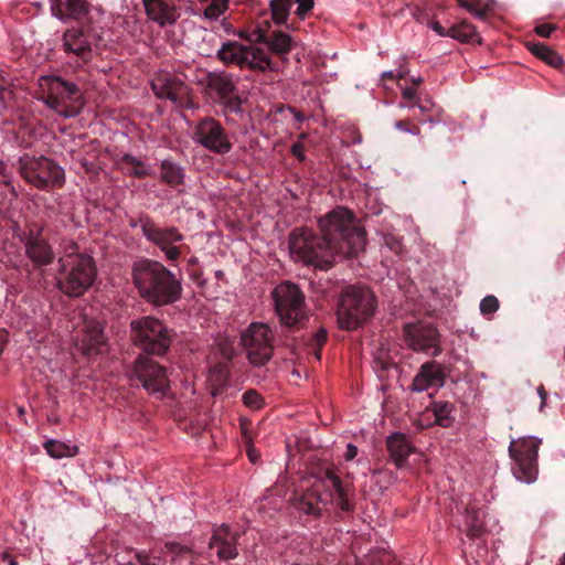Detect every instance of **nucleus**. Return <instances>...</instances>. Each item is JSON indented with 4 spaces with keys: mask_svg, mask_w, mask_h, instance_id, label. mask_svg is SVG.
<instances>
[{
    "mask_svg": "<svg viewBox=\"0 0 565 565\" xmlns=\"http://www.w3.org/2000/svg\"><path fill=\"white\" fill-rule=\"evenodd\" d=\"M131 275L140 297L154 307L169 306L182 298V279L158 260L136 262Z\"/></svg>",
    "mask_w": 565,
    "mask_h": 565,
    "instance_id": "1",
    "label": "nucleus"
},
{
    "mask_svg": "<svg viewBox=\"0 0 565 565\" xmlns=\"http://www.w3.org/2000/svg\"><path fill=\"white\" fill-rule=\"evenodd\" d=\"M321 235L339 246L343 257L356 256L365 246V232L355 215L343 206H337L318 221Z\"/></svg>",
    "mask_w": 565,
    "mask_h": 565,
    "instance_id": "2",
    "label": "nucleus"
},
{
    "mask_svg": "<svg viewBox=\"0 0 565 565\" xmlns=\"http://www.w3.org/2000/svg\"><path fill=\"white\" fill-rule=\"evenodd\" d=\"M349 486L344 484L334 469L328 468L323 475L296 499V508L306 514L319 515L321 507L335 503L342 512H351L354 508L349 498Z\"/></svg>",
    "mask_w": 565,
    "mask_h": 565,
    "instance_id": "3",
    "label": "nucleus"
},
{
    "mask_svg": "<svg viewBox=\"0 0 565 565\" xmlns=\"http://www.w3.org/2000/svg\"><path fill=\"white\" fill-rule=\"evenodd\" d=\"M56 274L57 289L70 298H77L87 292L97 277L94 258L86 253H78L74 245L71 252L60 257Z\"/></svg>",
    "mask_w": 565,
    "mask_h": 565,
    "instance_id": "4",
    "label": "nucleus"
},
{
    "mask_svg": "<svg viewBox=\"0 0 565 565\" xmlns=\"http://www.w3.org/2000/svg\"><path fill=\"white\" fill-rule=\"evenodd\" d=\"M377 309L373 290L365 285L345 286L339 296L337 320L340 329L354 331L371 320Z\"/></svg>",
    "mask_w": 565,
    "mask_h": 565,
    "instance_id": "5",
    "label": "nucleus"
},
{
    "mask_svg": "<svg viewBox=\"0 0 565 565\" xmlns=\"http://www.w3.org/2000/svg\"><path fill=\"white\" fill-rule=\"evenodd\" d=\"M36 98L65 118L76 117L85 106L82 89L75 83L55 75L39 78Z\"/></svg>",
    "mask_w": 565,
    "mask_h": 565,
    "instance_id": "6",
    "label": "nucleus"
},
{
    "mask_svg": "<svg viewBox=\"0 0 565 565\" xmlns=\"http://www.w3.org/2000/svg\"><path fill=\"white\" fill-rule=\"evenodd\" d=\"M289 248L291 255L305 265L317 269L328 270L337 257H343L339 253V246L329 243L321 234L309 228H296L289 235Z\"/></svg>",
    "mask_w": 565,
    "mask_h": 565,
    "instance_id": "7",
    "label": "nucleus"
},
{
    "mask_svg": "<svg viewBox=\"0 0 565 565\" xmlns=\"http://www.w3.org/2000/svg\"><path fill=\"white\" fill-rule=\"evenodd\" d=\"M129 337L134 345L141 351L163 355L168 352L175 332L158 318L143 316L130 321Z\"/></svg>",
    "mask_w": 565,
    "mask_h": 565,
    "instance_id": "8",
    "label": "nucleus"
},
{
    "mask_svg": "<svg viewBox=\"0 0 565 565\" xmlns=\"http://www.w3.org/2000/svg\"><path fill=\"white\" fill-rule=\"evenodd\" d=\"M14 167L21 178L38 190L60 189L65 183L64 170L52 159L44 156H21Z\"/></svg>",
    "mask_w": 565,
    "mask_h": 565,
    "instance_id": "9",
    "label": "nucleus"
},
{
    "mask_svg": "<svg viewBox=\"0 0 565 565\" xmlns=\"http://www.w3.org/2000/svg\"><path fill=\"white\" fill-rule=\"evenodd\" d=\"M271 297L279 321L286 329H298L308 320L305 295L297 285L284 281L274 288Z\"/></svg>",
    "mask_w": 565,
    "mask_h": 565,
    "instance_id": "10",
    "label": "nucleus"
},
{
    "mask_svg": "<svg viewBox=\"0 0 565 565\" xmlns=\"http://www.w3.org/2000/svg\"><path fill=\"white\" fill-rule=\"evenodd\" d=\"M542 439L529 436L512 440L509 456L512 460L511 471L521 482L533 483L539 475V448Z\"/></svg>",
    "mask_w": 565,
    "mask_h": 565,
    "instance_id": "11",
    "label": "nucleus"
},
{
    "mask_svg": "<svg viewBox=\"0 0 565 565\" xmlns=\"http://www.w3.org/2000/svg\"><path fill=\"white\" fill-rule=\"evenodd\" d=\"M131 228L140 227L146 239L164 253L168 260L174 263L181 257V247L174 243L183 241V235L175 226L160 227L154 220L145 213L139 217L129 218Z\"/></svg>",
    "mask_w": 565,
    "mask_h": 565,
    "instance_id": "12",
    "label": "nucleus"
},
{
    "mask_svg": "<svg viewBox=\"0 0 565 565\" xmlns=\"http://www.w3.org/2000/svg\"><path fill=\"white\" fill-rule=\"evenodd\" d=\"M205 88L212 102L222 107L224 115L243 114V99L232 75L225 72L207 73Z\"/></svg>",
    "mask_w": 565,
    "mask_h": 565,
    "instance_id": "13",
    "label": "nucleus"
},
{
    "mask_svg": "<svg viewBox=\"0 0 565 565\" xmlns=\"http://www.w3.org/2000/svg\"><path fill=\"white\" fill-rule=\"evenodd\" d=\"M274 334L268 324L253 322L242 333L241 342L247 352L249 362L255 366L265 365L273 356Z\"/></svg>",
    "mask_w": 565,
    "mask_h": 565,
    "instance_id": "14",
    "label": "nucleus"
},
{
    "mask_svg": "<svg viewBox=\"0 0 565 565\" xmlns=\"http://www.w3.org/2000/svg\"><path fill=\"white\" fill-rule=\"evenodd\" d=\"M192 139L196 145L218 156H225L233 149L228 132L211 116H205L195 124Z\"/></svg>",
    "mask_w": 565,
    "mask_h": 565,
    "instance_id": "15",
    "label": "nucleus"
},
{
    "mask_svg": "<svg viewBox=\"0 0 565 565\" xmlns=\"http://www.w3.org/2000/svg\"><path fill=\"white\" fill-rule=\"evenodd\" d=\"M130 379L150 394L163 395L170 387L166 367L146 355H139L134 361Z\"/></svg>",
    "mask_w": 565,
    "mask_h": 565,
    "instance_id": "16",
    "label": "nucleus"
},
{
    "mask_svg": "<svg viewBox=\"0 0 565 565\" xmlns=\"http://www.w3.org/2000/svg\"><path fill=\"white\" fill-rule=\"evenodd\" d=\"M44 225L33 222L28 225V231L21 236L26 257L35 269H42L54 263L56 255L53 247L44 236Z\"/></svg>",
    "mask_w": 565,
    "mask_h": 565,
    "instance_id": "17",
    "label": "nucleus"
},
{
    "mask_svg": "<svg viewBox=\"0 0 565 565\" xmlns=\"http://www.w3.org/2000/svg\"><path fill=\"white\" fill-rule=\"evenodd\" d=\"M403 339L411 350L426 353L433 358L438 356L443 351L440 334L431 324L406 323L403 327Z\"/></svg>",
    "mask_w": 565,
    "mask_h": 565,
    "instance_id": "18",
    "label": "nucleus"
},
{
    "mask_svg": "<svg viewBox=\"0 0 565 565\" xmlns=\"http://www.w3.org/2000/svg\"><path fill=\"white\" fill-rule=\"evenodd\" d=\"M154 95L160 99H169L180 108L195 109L191 88L179 77L162 75L151 84Z\"/></svg>",
    "mask_w": 565,
    "mask_h": 565,
    "instance_id": "19",
    "label": "nucleus"
},
{
    "mask_svg": "<svg viewBox=\"0 0 565 565\" xmlns=\"http://www.w3.org/2000/svg\"><path fill=\"white\" fill-rule=\"evenodd\" d=\"M79 24V26L70 28L64 32L63 49L66 53L73 54L82 62L87 63L93 57L94 36L87 22Z\"/></svg>",
    "mask_w": 565,
    "mask_h": 565,
    "instance_id": "20",
    "label": "nucleus"
},
{
    "mask_svg": "<svg viewBox=\"0 0 565 565\" xmlns=\"http://www.w3.org/2000/svg\"><path fill=\"white\" fill-rule=\"evenodd\" d=\"M241 536L239 532L233 531L227 524L214 526L209 548H216V555L221 561L235 559L238 556L237 546Z\"/></svg>",
    "mask_w": 565,
    "mask_h": 565,
    "instance_id": "21",
    "label": "nucleus"
},
{
    "mask_svg": "<svg viewBox=\"0 0 565 565\" xmlns=\"http://www.w3.org/2000/svg\"><path fill=\"white\" fill-rule=\"evenodd\" d=\"M446 373L444 366L436 361L423 363L414 376L411 390L413 392H424L429 388H440L445 385Z\"/></svg>",
    "mask_w": 565,
    "mask_h": 565,
    "instance_id": "22",
    "label": "nucleus"
},
{
    "mask_svg": "<svg viewBox=\"0 0 565 565\" xmlns=\"http://www.w3.org/2000/svg\"><path fill=\"white\" fill-rule=\"evenodd\" d=\"M148 18L160 26L172 25L180 18L177 0H142Z\"/></svg>",
    "mask_w": 565,
    "mask_h": 565,
    "instance_id": "23",
    "label": "nucleus"
},
{
    "mask_svg": "<svg viewBox=\"0 0 565 565\" xmlns=\"http://www.w3.org/2000/svg\"><path fill=\"white\" fill-rule=\"evenodd\" d=\"M51 12L63 22L74 20L83 23L87 22L89 6L86 0H53Z\"/></svg>",
    "mask_w": 565,
    "mask_h": 565,
    "instance_id": "24",
    "label": "nucleus"
},
{
    "mask_svg": "<svg viewBox=\"0 0 565 565\" xmlns=\"http://www.w3.org/2000/svg\"><path fill=\"white\" fill-rule=\"evenodd\" d=\"M104 328L98 321H89L85 324L84 333L77 344L83 354L89 356L100 352L105 344Z\"/></svg>",
    "mask_w": 565,
    "mask_h": 565,
    "instance_id": "25",
    "label": "nucleus"
},
{
    "mask_svg": "<svg viewBox=\"0 0 565 565\" xmlns=\"http://www.w3.org/2000/svg\"><path fill=\"white\" fill-rule=\"evenodd\" d=\"M386 447L390 457L393 459L397 468H402L407 462L408 456L415 449L402 433H395L388 436L386 439Z\"/></svg>",
    "mask_w": 565,
    "mask_h": 565,
    "instance_id": "26",
    "label": "nucleus"
},
{
    "mask_svg": "<svg viewBox=\"0 0 565 565\" xmlns=\"http://www.w3.org/2000/svg\"><path fill=\"white\" fill-rule=\"evenodd\" d=\"M248 46L242 45L237 42H226L217 52V57L226 65L233 64L244 67V62L247 58Z\"/></svg>",
    "mask_w": 565,
    "mask_h": 565,
    "instance_id": "27",
    "label": "nucleus"
},
{
    "mask_svg": "<svg viewBox=\"0 0 565 565\" xmlns=\"http://www.w3.org/2000/svg\"><path fill=\"white\" fill-rule=\"evenodd\" d=\"M117 164L126 174L130 177L143 179L146 177L152 175V170L149 164L129 153H125L122 157H120V159L117 161Z\"/></svg>",
    "mask_w": 565,
    "mask_h": 565,
    "instance_id": "28",
    "label": "nucleus"
},
{
    "mask_svg": "<svg viewBox=\"0 0 565 565\" xmlns=\"http://www.w3.org/2000/svg\"><path fill=\"white\" fill-rule=\"evenodd\" d=\"M246 55L244 67L258 72L276 70L268 54L262 49L248 46Z\"/></svg>",
    "mask_w": 565,
    "mask_h": 565,
    "instance_id": "29",
    "label": "nucleus"
},
{
    "mask_svg": "<svg viewBox=\"0 0 565 565\" xmlns=\"http://www.w3.org/2000/svg\"><path fill=\"white\" fill-rule=\"evenodd\" d=\"M271 53L286 56L295 45L294 39L281 30L273 31L271 36L265 42Z\"/></svg>",
    "mask_w": 565,
    "mask_h": 565,
    "instance_id": "30",
    "label": "nucleus"
},
{
    "mask_svg": "<svg viewBox=\"0 0 565 565\" xmlns=\"http://www.w3.org/2000/svg\"><path fill=\"white\" fill-rule=\"evenodd\" d=\"M160 178L161 181L169 186L175 188L183 184L184 171L183 168L171 160H163L160 164Z\"/></svg>",
    "mask_w": 565,
    "mask_h": 565,
    "instance_id": "31",
    "label": "nucleus"
},
{
    "mask_svg": "<svg viewBox=\"0 0 565 565\" xmlns=\"http://www.w3.org/2000/svg\"><path fill=\"white\" fill-rule=\"evenodd\" d=\"M526 47L535 57L542 60L552 67H559L563 65L562 56L543 43L529 42Z\"/></svg>",
    "mask_w": 565,
    "mask_h": 565,
    "instance_id": "32",
    "label": "nucleus"
},
{
    "mask_svg": "<svg viewBox=\"0 0 565 565\" xmlns=\"http://www.w3.org/2000/svg\"><path fill=\"white\" fill-rule=\"evenodd\" d=\"M447 34H448V36H450L455 40H458L460 42H463V43L472 42V41H477L478 43H481V38L477 33L476 28L467 21H461L460 23L455 24L451 28H449L447 30Z\"/></svg>",
    "mask_w": 565,
    "mask_h": 565,
    "instance_id": "33",
    "label": "nucleus"
},
{
    "mask_svg": "<svg viewBox=\"0 0 565 565\" xmlns=\"http://www.w3.org/2000/svg\"><path fill=\"white\" fill-rule=\"evenodd\" d=\"M483 512L480 509H476L475 507H468L466 509V525H467V535L476 539L480 537L483 533V521H482Z\"/></svg>",
    "mask_w": 565,
    "mask_h": 565,
    "instance_id": "34",
    "label": "nucleus"
},
{
    "mask_svg": "<svg viewBox=\"0 0 565 565\" xmlns=\"http://www.w3.org/2000/svg\"><path fill=\"white\" fill-rule=\"evenodd\" d=\"M430 409L435 416V423L441 427H450L454 423L451 413L455 407L449 402H433Z\"/></svg>",
    "mask_w": 565,
    "mask_h": 565,
    "instance_id": "35",
    "label": "nucleus"
},
{
    "mask_svg": "<svg viewBox=\"0 0 565 565\" xmlns=\"http://www.w3.org/2000/svg\"><path fill=\"white\" fill-rule=\"evenodd\" d=\"M294 0H270L271 19L277 25H286Z\"/></svg>",
    "mask_w": 565,
    "mask_h": 565,
    "instance_id": "36",
    "label": "nucleus"
},
{
    "mask_svg": "<svg viewBox=\"0 0 565 565\" xmlns=\"http://www.w3.org/2000/svg\"><path fill=\"white\" fill-rule=\"evenodd\" d=\"M459 6L467 9L480 19H484L491 10V6L486 0H457Z\"/></svg>",
    "mask_w": 565,
    "mask_h": 565,
    "instance_id": "37",
    "label": "nucleus"
},
{
    "mask_svg": "<svg viewBox=\"0 0 565 565\" xmlns=\"http://www.w3.org/2000/svg\"><path fill=\"white\" fill-rule=\"evenodd\" d=\"M328 339L327 330L321 328L316 333H313L308 340V347L310 348V353L315 355L317 360L321 359V350L326 344Z\"/></svg>",
    "mask_w": 565,
    "mask_h": 565,
    "instance_id": "38",
    "label": "nucleus"
},
{
    "mask_svg": "<svg viewBox=\"0 0 565 565\" xmlns=\"http://www.w3.org/2000/svg\"><path fill=\"white\" fill-rule=\"evenodd\" d=\"M243 404L250 409H260L264 406V397L254 388L244 392L242 396Z\"/></svg>",
    "mask_w": 565,
    "mask_h": 565,
    "instance_id": "39",
    "label": "nucleus"
},
{
    "mask_svg": "<svg viewBox=\"0 0 565 565\" xmlns=\"http://www.w3.org/2000/svg\"><path fill=\"white\" fill-rule=\"evenodd\" d=\"M392 367H396V364L386 354H381L373 361V370L376 372L380 379H383L385 373Z\"/></svg>",
    "mask_w": 565,
    "mask_h": 565,
    "instance_id": "40",
    "label": "nucleus"
},
{
    "mask_svg": "<svg viewBox=\"0 0 565 565\" xmlns=\"http://www.w3.org/2000/svg\"><path fill=\"white\" fill-rule=\"evenodd\" d=\"M47 454L53 458H63L70 456V447L64 443L49 440L44 445Z\"/></svg>",
    "mask_w": 565,
    "mask_h": 565,
    "instance_id": "41",
    "label": "nucleus"
},
{
    "mask_svg": "<svg viewBox=\"0 0 565 565\" xmlns=\"http://www.w3.org/2000/svg\"><path fill=\"white\" fill-rule=\"evenodd\" d=\"M255 30V33L257 34L259 31V41L258 43L265 44L266 41L271 36V22L268 19L257 20L256 22L252 23Z\"/></svg>",
    "mask_w": 565,
    "mask_h": 565,
    "instance_id": "42",
    "label": "nucleus"
},
{
    "mask_svg": "<svg viewBox=\"0 0 565 565\" xmlns=\"http://www.w3.org/2000/svg\"><path fill=\"white\" fill-rule=\"evenodd\" d=\"M217 351L225 361H232L235 356V348L228 339H221L216 342Z\"/></svg>",
    "mask_w": 565,
    "mask_h": 565,
    "instance_id": "43",
    "label": "nucleus"
},
{
    "mask_svg": "<svg viewBox=\"0 0 565 565\" xmlns=\"http://www.w3.org/2000/svg\"><path fill=\"white\" fill-rule=\"evenodd\" d=\"M499 300L495 296H486L480 302V311L483 316L491 315L499 309Z\"/></svg>",
    "mask_w": 565,
    "mask_h": 565,
    "instance_id": "44",
    "label": "nucleus"
},
{
    "mask_svg": "<svg viewBox=\"0 0 565 565\" xmlns=\"http://www.w3.org/2000/svg\"><path fill=\"white\" fill-rule=\"evenodd\" d=\"M11 78L0 68V102L4 103L12 94L10 90Z\"/></svg>",
    "mask_w": 565,
    "mask_h": 565,
    "instance_id": "45",
    "label": "nucleus"
},
{
    "mask_svg": "<svg viewBox=\"0 0 565 565\" xmlns=\"http://www.w3.org/2000/svg\"><path fill=\"white\" fill-rule=\"evenodd\" d=\"M236 34L238 38L249 43H258L260 39L259 35H256L253 24L239 29ZM257 34H259V32Z\"/></svg>",
    "mask_w": 565,
    "mask_h": 565,
    "instance_id": "46",
    "label": "nucleus"
},
{
    "mask_svg": "<svg viewBox=\"0 0 565 565\" xmlns=\"http://www.w3.org/2000/svg\"><path fill=\"white\" fill-rule=\"evenodd\" d=\"M0 182L6 186L11 188V192L17 195L14 186L12 185V173L8 166L0 159Z\"/></svg>",
    "mask_w": 565,
    "mask_h": 565,
    "instance_id": "47",
    "label": "nucleus"
},
{
    "mask_svg": "<svg viewBox=\"0 0 565 565\" xmlns=\"http://www.w3.org/2000/svg\"><path fill=\"white\" fill-rule=\"evenodd\" d=\"M294 2L298 3L295 13L300 20H303L313 8V0H295Z\"/></svg>",
    "mask_w": 565,
    "mask_h": 565,
    "instance_id": "48",
    "label": "nucleus"
},
{
    "mask_svg": "<svg viewBox=\"0 0 565 565\" xmlns=\"http://www.w3.org/2000/svg\"><path fill=\"white\" fill-rule=\"evenodd\" d=\"M384 243L385 245L393 250L396 254H399L403 248V244L399 237H396L394 235H385L384 236Z\"/></svg>",
    "mask_w": 565,
    "mask_h": 565,
    "instance_id": "49",
    "label": "nucleus"
},
{
    "mask_svg": "<svg viewBox=\"0 0 565 565\" xmlns=\"http://www.w3.org/2000/svg\"><path fill=\"white\" fill-rule=\"evenodd\" d=\"M395 126L398 130L409 132L412 135H419L420 132L418 126L413 125L409 120H399Z\"/></svg>",
    "mask_w": 565,
    "mask_h": 565,
    "instance_id": "50",
    "label": "nucleus"
},
{
    "mask_svg": "<svg viewBox=\"0 0 565 565\" xmlns=\"http://www.w3.org/2000/svg\"><path fill=\"white\" fill-rule=\"evenodd\" d=\"M554 30H556V25L551 23H541L534 29L535 33L542 38H550Z\"/></svg>",
    "mask_w": 565,
    "mask_h": 565,
    "instance_id": "51",
    "label": "nucleus"
},
{
    "mask_svg": "<svg viewBox=\"0 0 565 565\" xmlns=\"http://www.w3.org/2000/svg\"><path fill=\"white\" fill-rule=\"evenodd\" d=\"M167 548L169 550L170 553H172L175 556H181L183 554H192L193 553L190 547L182 546L177 543L167 544Z\"/></svg>",
    "mask_w": 565,
    "mask_h": 565,
    "instance_id": "52",
    "label": "nucleus"
},
{
    "mask_svg": "<svg viewBox=\"0 0 565 565\" xmlns=\"http://www.w3.org/2000/svg\"><path fill=\"white\" fill-rule=\"evenodd\" d=\"M290 151H291L292 156H295L299 161L306 160L305 146L302 142H300V141L295 142L291 146Z\"/></svg>",
    "mask_w": 565,
    "mask_h": 565,
    "instance_id": "53",
    "label": "nucleus"
},
{
    "mask_svg": "<svg viewBox=\"0 0 565 565\" xmlns=\"http://www.w3.org/2000/svg\"><path fill=\"white\" fill-rule=\"evenodd\" d=\"M358 456V447L353 444H348L347 450L344 452V459L350 461L353 460Z\"/></svg>",
    "mask_w": 565,
    "mask_h": 565,
    "instance_id": "54",
    "label": "nucleus"
},
{
    "mask_svg": "<svg viewBox=\"0 0 565 565\" xmlns=\"http://www.w3.org/2000/svg\"><path fill=\"white\" fill-rule=\"evenodd\" d=\"M537 394H539V396L541 398L540 411H542L545 407L546 399H547V392H546L544 385H540L537 387Z\"/></svg>",
    "mask_w": 565,
    "mask_h": 565,
    "instance_id": "55",
    "label": "nucleus"
},
{
    "mask_svg": "<svg viewBox=\"0 0 565 565\" xmlns=\"http://www.w3.org/2000/svg\"><path fill=\"white\" fill-rule=\"evenodd\" d=\"M430 26L437 34L441 36H448L447 30L438 21H433Z\"/></svg>",
    "mask_w": 565,
    "mask_h": 565,
    "instance_id": "56",
    "label": "nucleus"
},
{
    "mask_svg": "<svg viewBox=\"0 0 565 565\" xmlns=\"http://www.w3.org/2000/svg\"><path fill=\"white\" fill-rule=\"evenodd\" d=\"M402 97L406 100H413L416 97V89L412 87H406L402 92Z\"/></svg>",
    "mask_w": 565,
    "mask_h": 565,
    "instance_id": "57",
    "label": "nucleus"
},
{
    "mask_svg": "<svg viewBox=\"0 0 565 565\" xmlns=\"http://www.w3.org/2000/svg\"><path fill=\"white\" fill-rule=\"evenodd\" d=\"M247 455H248V458L252 462H256L259 455L257 454L256 449H254L253 447H248L247 448Z\"/></svg>",
    "mask_w": 565,
    "mask_h": 565,
    "instance_id": "58",
    "label": "nucleus"
},
{
    "mask_svg": "<svg viewBox=\"0 0 565 565\" xmlns=\"http://www.w3.org/2000/svg\"><path fill=\"white\" fill-rule=\"evenodd\" d=\"M2 561L6 562L8 565H19L18 562L11 557L8 553H4L2 555Z\"/></svg>",
    "mask_w": 565,
    "mask_h": 565,
    "instance_id": "59",
    "label": "nucleus"
},
{
    "mask_svg": "<svg viewBox=\"0 0 565 565\" xmlns=\"http://www.w3.org/2000/svg\"><path fill=\"white\" fill-rule=\"evenodd\" d=\"M395 77H396V76H395V74H394L392 71H390V72H384V73L382 74V79H394Z\"/></svg>",
    "mask_w": 565,
    "mask_h": 565,
    "instance_id": "60",
    "label": "nucleus"
},
{
    "mask_svg": "<svg viewBox=\"0 0 565 565\" xmlns=\"http://www.w3.org/2000/svg\"><path fill=\"white\" fill-rule=\"evenodd\" d=\"M290 110L295 114V118L298 120V121H301L302 120V116L299 111H297L295 108H290Z\"/></svg>",
    "mask_w": 565,
    "mask_h": 565,
    "instance_id": "61",
    "label": "nucleus"
},
{
    "mask_svg": "<svg viewBox=\"0 0 565 565\" xmlns=\"http://www.w3.org/2000/svg\"><path fill=\"white\" fill-rule=\"evenodd\" d=\"M422 81H423V79H422L420 77H417V78L413 77V78H412V83H413L414 85H416V86H417V85H419V84L422 83Z\"/></svg>",
    "mask_w": 565,
    "mask_h": 565,
    "instance_id": "62",
    "label": "nucleus"
},
{
    "mask_svg": "<svg viewBox=\"0 0 565 565\" xmlns=\"http://www.w3.org/2000/svg\"><path fill=\"white\" fill-rule=\"evenodd\" d=\"M243 436H244L245 443L249 444L250 443V438L247 436V431L245 429H243Z\"/></svg>",
    "mask_w": 565,
    "mask_h": 565,
    "instance_id": "63",
    "label": "nucleus"
},
{
    "mask_svg": "<svg viewBox=\"0 0 565 565\" xmlns=\"http://www.w3.org/2000/svg\"><path fill=\"white\" fill-rule=\"evenodd\" d=\"M558 565H565V554L563 555V557L561 558Z\"/></svg>",
    "mask_w": 565,
    "mask_h": 565,
    "instance_id": "64",
    "label": "nucleus"
}]
</instances>
